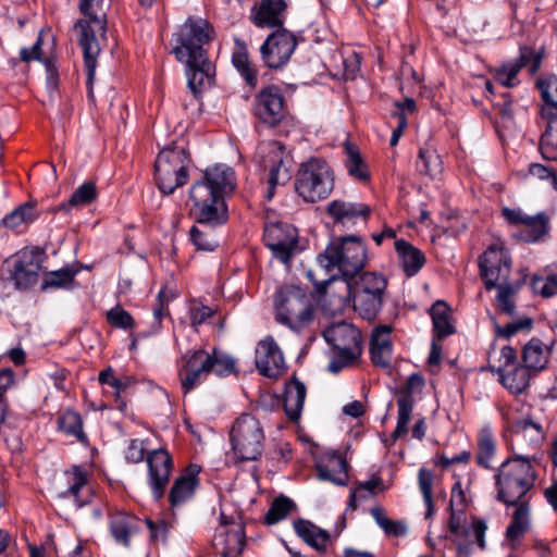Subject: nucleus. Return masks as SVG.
I'll list each match as a JSON object with an SVG mask.
<instances>
[{
	"mask_svg": "<svg viewBox=\"0 0 557 557\" xmlns=\"http://www.w3.org/2000/svg\"><path fill=\"white\" fill-rule=\"evenodd\" d=\"M327 213L334 222L346 225L354 224L357 219H362L366 222L371 213V208L361 202L333 200L327 206Z\"/></svg>",
	"mask_w": 557,
	"mask_h": 557,
	"instance_id": "nucleus-27",
	"label": "nucleus"
},
{
	"mask_svg": "<svg viewBox=\"0 0 557 557\" xmlns=\"http://www.w3.org/2000/svg\"><path fill=\"white\" fill-rule=\"evenodd\" d=\"M295 504L286 496L276 497L264 516L267 524L272 525L285 519L294 509Z\"/></svg>",
	"mask_w": 557,
	"mask_h": 557,
	"instance_id": "nucleus-48",
	"label": "nucleus"
},
{
	"mask_svg": "<svg viewBox=\"0 0 557 557\" xmlns=\"http://www.w3.org/2000/svg\"><path fill=\"white\" fill-rule=\"evenodd\" d=\"M531 286L534 293L540 294L544 298L552 297L557 294V275L535 276L532 280Z\"/></svg>",
	"mask_w": 557,
	"mask_h": 557,
	"instance_id": "nucleus-56",
	"label": "nucleus"
},
{
	"mask_svg": "<svg viewBox=\"0 0 557 557\" xmlns=\"http://www.w3.org/2000/svg\"><path fill=\"white\" fill-rule=\"evenodd\" d=\"M286 10L285 0H261L251 9L250 20L258 28H284Z\"/></svg>",
	"mask_w": 557,
	"mask_h": 557,
	"instance_id": "nucleus-24",
	"label": "nucleus"
},
{
	"mask_svg": "<svg viewBox=\"0 0 557 557\" xmlns=\"http://www.w3.org/2000/svg\"><path fill=\"white\" fill-rule=\"evenodd\" d=\"M549 354V346L544 345L542 341L537 338H532L522 349V366L531 372L542 371L548 363Z\"/></svg>",
	"mask_w": 557,
	"mask_h": 557,
	"instance_id": "nucleus-33",
	"label": "nucleus"
},
{
	"mask_svg": "<svg viewBox=\"0 0 557 557\" xmlns=\"http://www.w3.org/2000/svg\"><path fill=\"white\" fill-rule=\"evenodd\" d=\"M189 157L183 147H171L160 151L154 162V175L160 191L172 194L188 180Z\"/></svg>",
	"mask_w": 557,
	"mask_h": 557,
	"instance_id": "nucleus-11",
	"label": "nucleus"
},
{
	"mask_svg": "<svg viewBox=\"0 0 557 557\" xmlns=\"http://www.w3.org/2000/svg\"><path fill=\"white\" fill-rule=\"evenodd\" d=\"M345 166L348 174L357 181L367 182L370 178V172L367 163L361 157L358 147L347 141L345 143Z\"/></svg>",
	"mask_w": 557,
	"mask_h": 557,
	"instance_id": "nucleus-41",
	"label": "nucleus"
},
{
	"mask_svg": "<svg viewBox=\"0 0 557 557\" xmlns=\"http://www.w3.org/2000/svg\"><path fill=\"white\" fill-rule=\"evenodd\" d=\"M392 327L388 325H380L375 327L370 341V355L374 366L381 368H389L392 361Z\"/></svg>",
	"mask_w": 557,
	"mask_h": 557,
	"instance_id": "nucleus-26",
	"label": "nucleus"
},
{
	"mask_svg": "<svg viewBox=\"0 0 557 557\" xmlns=\"http://www.w3.org/2000/svg\"><path fill=\"white\" fill-rule=\"evenodd\" d=\"M107 322L115 329L132 330L135 327V321L131 313L122 306L116 305L106 314Z\"/></svg>",
	"mask_w": 557,
	"mask_h": 557,
	"instance_id": "nucleus-55",
	"label": "nucleus"
},
{
	"mask_svg": "<svg viewBox=\"0 0 557 557\" xmlns=\"http://www.w3.org/2000/svg\"><path fill=\"white\" fill-rule=\"evenodd\" d=\"M77 272L78 270L71 265L46 272L42 277L41 289L72 288Z\"/></svg>",
	"mask_w": 557,
	"mask_h": 557,
	"instance_id": "nucleus-42",
	"label": "nucleus"
},
{
	"mask_svg": "<svg viewBox=\"0 0 557 557\" xmlns=\"http://www.w3.org/2000/svg\"><path fill=\"white\" fill-rule=\"evenodd\" d=\"M69 481V487L65 492L61 494L62 497L73 496L77 502V506L82 507L84 503L78 502L77 495L78 492L84 487L87 483V478L85 471L81 467H73L71 471L65 473Z\"/></svg>",
	"mask_w": 557,
	"mask_h": 557,
	"instance_id": "nucleus-52",
	"label": "nucleus"
},
{
	"mask_svg": "<svg viewBox=\"0 0 557 557\" xmlns=\"http://www.w3.org/2000/svg\"><path fill=\"white\" fill-rule=\"evenodd\" d=\"M503 216L513 225H521L516 237L525 243H536L549 231V218L540 212L535 215H528L520 209H503Z\"/></svg>",
	"mask_w": 557,
	"mask_h": 557,
	"instance_id": "nucleus-17",
	"label": "nucleus"
},
{
	"mask_svg": "<svg viewBox=\"0 0 557 557\" xmlns=\"http://www.w3.org/2000/svg\"><path fill=\"white\" fill-rule=\"evenodd\" d=\"M318 262L327 271L336 268L343 281H351L366 265L367 248L358 236L342 237L326 246L318 256Z\"/></svg>",
	"mask_w": 557,
	"mask_h": 557,
	"instance_id": "nucleus-5",
	"label": "nucleus"
},
{
	"mask_svg": "<svg viewBox=\"0 0 557 557\" xmlns=\"http://www.w3.org/2000/svg\"><path fill=\"white\" fill-rule=\"evenodd\" d=\"M79 13L83 15L73 26L77 41L83 50L87 83L91 84L101 46L107 41V10L104 0H79Z\"/></svg>",
	"mask_w": 557,
	"mask_h": 557,
	"instance_id": "nucleus-3",
	"label": "nucleus"
},
{
	"mask_svg": "<svg viewBox=\"0 0 557 557\" xmlns=\"http://www.w3.org/2000/svg\"><path fill=\"white\" fill-rule=\"evenodd\" d=\"M416 165L419 173L430 177L440 175L443 170L440 154L431 147L420 148Z\"/></svg>",
	"mask_w": 557,
	"mask_h": 557,
	"instance_id": "nucleus-43",
	"label": "nucleus"
},
{
	"mask_svg": "<svg viewBox=\"0 0 557 557\" xmlns=\"http://www.w3.org/2000/svg\"><path fill=\"white\" fill-rule=\"evenodd\" d=\"M512 506L515 510L505 535L515 546L516 542L524 536L531 529V508L529 502H521Z\"/></svg>",
	"mask_w": 557,
	"mask_h": 557,
	"instance_id": "nucleus-30",
	"label": "nucleus"
},
{
	"mask_svg": "<svg viewBox=\"0 0 557 557\" xmlns=\"http://www.w3.org/2000/svg\"><path fill=\"white\" fill-rule=\"evenodd\" d=\"M395 249L407 276L416 275L425 262L423 253L406 240H396Z\"/></svg>",
	"mask_w": 557,
	"mask_h": 557,
	"instance_id": "nucleus-36",
	"label": "nucleus"
},
{
	"mask_svg": "<svg viewBox=\"0 0 557 557\" xmlns=\"http://www.w3.org/2000/svg\"><path fill=\"white\" fill-rule=\"evenodd\" d=\"M200 470V466L190 465L186 468L185 472L174 481L169 493V502L173 509L193 498L199 483L198 474Z\"/></svg>",
	"mask_w": 557,
	"mask_h": 557,
	"instance_id": "nucleus-25",
	"label": "nucleus"
},
{
	"mask_svg": "<svg viewBox=\"0 0 557 557\" xmlns=\"http://www.w3.org/2000/svg\"><path fill=\"white\" fill-rule=\"evenodd\" d=\"M36 219L35 207L29 203L20 206L2 219V225L15 230L24 223H29Z\"/></svg>",
	"mask_w": 557,
	"mask_h": 557,
	"instance_id": "nucleus-47",
	"label": "nucleus"
},
{
	"mask_svg": "<svg viewBox=\"0 0 557 557\" xmlns=\"http://www.w3.org/2000/svg\"><path fill=\"white\" fill-rule=\"evenodd\" d=\"M433 323L434 337L438 341L455 333V327L450 322V312L447 304L437 300L430 310Z\"/></svg>",
	"mask_w": 557,
	"mask_h": 557,
	"instance_id": "nucleus-39",
	"label": "nucleus"
},
{
	"mask_svg": "<svg viewBox=\"0 0 557 557\" xmlns=\"http://www.w3.org/2000/svg\"><path fill=\"white\" fill-rule=\"evenodd\" d=\"M499 382L511 394L518 395L523 393L529 386L532 372L524 366H517L510 369L498 368Z\"/></svg>",
	"mask_w": 557,
	"mask_h": 557,
	"instance_id": "nucleus-35",
	"label": "nucleus"
},
{
	"mask_svg": "<svg viewBox=\"0 0 557 557\" xmlns=\"http://www.w3.org/2000/svg\"><path fill=\"white\" fill-rule=\"evenodd\" d=\"M317 476L336 485H345L348 480L347 463L344 458L331 455L317 463Z\"/></svg>",
	"mask_w": 557,
	"mask_h": 557,
	"instance_id": "nucleus-29",
	"label": "nucleus"
},
{
	"mask_svg": "<svg viewBox=\"0 0 557 557\" xmlns=\"http://www.w3.org/2000/svg\"><path fill=\"white\" fill-rule=\"evenodd\" d=\"M230 441L237 460L253 461L260 458L264 432L259 420L248 413L242 414L232 426Z\"/></svg>",
	"mask_w": 557,
	"mask_h": 557,
	"instance_id": "nucleus-10",
	"label": "nucleus"
},
{
	"mask_svg": "<svg viewBox=\"0 0 557 557\" xmlns=\"http://www.w3.org/2000/svg\"><path fill=\"white\" fill-rule=\"evenodd\" d=\"M235 49L232 54V63L246 84L255 88L258 84L257 70L248 58L247 46L244 40L239 38L234 39Z\"/></svg>",
	"mask_w": 557,
	"mask_h": 557,
	"instance_id": "nucleus-34",
	"label": "nucleus"
},
{
	"mask_svg": "<svg viewBox=\"0 0 557 557\" xmlns=\"http://www.w3.org/2000/svg\"><path fill=\"white\" fill-rule=\"evenodd\" d=\"M532 323L533 321L531 318H523L506 324L503 329L498 327L497 331L500 336L509 338L519 331L530 330L532 327Z\"/></svg>",
	"mask_w": 557,
	"mask_h": 557,
	"instance_id": "nucleus-62",
	"label": "nucleus"
},
{
	"mask_svg": "<svg viewBox=\"0 0 557 557\" xmlns=\"http://www.w3.org/2000/svg\"><path fill=\"white\" fill-rule=\"evenodd\" d=\"M448 539L456 545L459 555L468 557L475 543L481 549L486 546L485 532L487 525L485 521L473 518L471 525L461 524L456 513L453 511L448 524Z\"/></svg>",
	"mask_w": 557,
	"mask_h": 557,
	"instance_id": "nucleus-15",
	"label": "nucleus"
},
{
	"mask_svg": "<svg viewBox=\"0 0 557 557\" xmlns=\"http://www.w3.org/2000/svg\"><path fill=\"white\" fill-rule=\"evenodd\" d=\"M481 278L487 290L496 285L508 282L511 270V259L500 244H492L479 258Z\"/></svg>",
	"mask_w": 557,
	"mask_h": 557,
	"instance_id": "nucleus-12",
	"label": "nucleus"
},
{
	"mask_svg": "<svg viewBox=\"0 0 557 557\" xmlns=\"http://www.w3.org/2000/svg\"><path fill=\"white\" fill-rule=\"evenodd\" d=\"M45 258V252L39 248L20 252L11 274L16 288L27 289L37 283Z\"/></svg>",
	"mask_w": 557,
	"mask_h": 557,
	"instance_id": "nucleus-20",
	"label": "nucleus"
},
{
	"mask_svg": "<svg viewBox=\"0 0 557 557\" xmlns=\"http://www.w3.org/2000/svg\"><path fill=\"white\" fill-rule=\"evenodd\" d=\"M497 455V441L490 426L482 428L476 436L475 462L480 468L491 470Z\"/></svg>",
	"mask_w": 557,
	"mask_h": 557,
	"instance_id": "nucleus-28",
	"label": "nucleus"
},
{
	"mask_svg": "<svg viewBox=\"0 0 557 557\" xmlns=\"http://www.w3.org/2000/svg\"><path fill=\"white\" fill-rule=\"evenodd\" d=\"M263 243L276 259L287 264L298 244L296 228L283 223L270 224L264 228Z\"/></svg>",
	"mask_w": 557,
	"mask_h": 557,
	"instance_id": "nucleus-18",
	"label": "nucleus"
},
{
	"mask_svg": "<svg viewBox=\"0 0 557 557\" xmlns=\"http://www.w3.org/2000/svg\"><path fill=\"white\" fill-rule=\"evenodd\" d=\"M275 320L293 332L308 327L314 319V306L308 293L295 285L282 287L275 295Z\"/></svg>",
	"mask_w": 557,
	"mask_h": 557,
	"instance_id": "nucleus-7",
	"label": "nucleus"
},
{
	"mask_svg": "<svg viewBox=\"0 0 557 557\" xmlns=\"http://www.w3.org/2000/svg\"><path fill=\"white\" fill-rule=\"evenodd\" d=\"M97 198L96 184L91 181L83 183L72 194L67 202L58 207V211H69L71 208L87 206Z\"/></svg>",
	"mask_w": 557,
	"mask_h": 557,
	"instance_id": "nucleus-44",
	"label": "nucleus"
},
{
	"mask_svg": "<svg viewBox=\"0 0 557 557\" xmlns=\"http://www.w3.org/2000/svg\"><path fill=\"white\" fill-rule=\"evenodd\" d=\"M99 383L108 385L113 388V395L116 401L119 410L124 411L126 409V403L122 398V393L131 385V379L125 377L124 380L114 376L112 368H107L99 373Z\"/></svg>",
	"mask_w": 557,
	"mask_h": 557,
	"instance_id": "nucleus-45",
	"label": "nucleus"
},
{
	"mask_svg": "<svg viewBox=\"0 0 557 557\" xmlns=\"http://www.w3.org/2000/svg\"><path fill=\"white\" fill-rule=\"evenodd\" d=\"M189 235L190 240L198 250L212 251L218 246V242L212 235L206 233L197 226H193L190 228Z\"/></svg>",
	"mask_w": 557,
	"mask_h": 557,
	"instance_id": "nucleus-58",
	"label": "nucleus"
},
{
	"mask_svg": "<svg viewBox=\"0 0 557 557\" xmlns=\"http://www.w3.org/2000/svg\"><path fill=\"white\" fill-rule=\"evenodd\" d=\"M540 151L545 160H557V136L550 132H544L540 138Z\"/></svg>",
	"mask_w": 557,
	"mask_h": 557,
	"instance_id": "nucleus-60",
	"label": "nucleus"
},
{
	"mask_svg": "<svg viewBox=\"0 0 557 557\" xmlns=\"http://www.w3.org/2000/svg\"><path fill=\"white\" fill-rule=\"evenodd\" d=\"M345 295L351 296L354 310L364 320H374L383 307L386 278L376 272H363L357 280L339 281Z\"/></svg>",
	"mask_w": 557,
	"mask_h": 557,
	"instance_id": "nucleus-6",
	"label": "nucleus"
},
{
	"mask_svg": "<svg viewBox=\"0 0 557 557\" xmlns=\"http://www.w3.org/2000/svg\"><path fill=\"white\" fill-rule=\"evenodd\" d=\"M210 354L205 349L186 352L182 357L178 379L185 394L202 384L211 373Z\"/></svg>",
	"mask_w": 557,
	"mask_h": 557,
	"instance_id": "nucleus-16",
	"label": "nucleus"
},
{
	"mask_svg": "<svg viewBox=\"0 0 557 557\" xmlns=\"http://www.w3.org/2000/svg\"><path fill=\"white\" fill-rule=\"evenodd\" d=\"M110 531L117 543L128 547L129 537L137 532L136 519L125 512H113L110 515Z\"/></svg>",
	"mask_w": 557,
	"mask_h": 557,
	"instance_id": "nucleus-37",
	"label": "nucleus"
},
{
	"mask_svg": "<svg viewBox=\"0 0 557 557\" xmlns=\"http://www.w3.org/2000/svg\"><path fill=\"white\" fill-rule=\"evenodd\" d=\"M213 27L201 17L189 16L174 35L173 53L185 64L187 87L198 98L213 84L215 69L203 46L213 38Z\"/></svg>",
	"mask_w": 557,
	"mask_h": 557,
	"instance_id": "nucleus-1",
	"label": "nucleus"
},
{
	"mask_svg": "<svg viewBox=\"0 0 557 557\" xmlns=\"http://www.w3.org/2000/svg\"><path fill=\"white\" fill-rule=\"evenodd\" d=\"M370 513L387 535L401 536L406 534V524L401 521L388 519L381 507L371 508Z\"/></svg>",
	"mask_w": 557,
	"mask_h": 557,
	"instance_id": "nucleus-50",
	"label": "nucleus"
},
{
	"mask_svg": "<svg viewBox=\"0 0 557 557\" xmlns=\"http://www.w3.org/2000/svg\"><path fill=\"white\" fill-rule=\"evenodd\" d=\"M255 362L259 373L271 379L281 375L285 369L283 354L271 336L258 343Z\"/></svg>",
	"mask_w": 557,
	"mask_h": 557,
	"instance_id": "nucleus-22",
	"label": "nucleus"
},
{
	"mask_svg": "<svg viewBox=\"0 0 557 557\" xmlns=\"http://www.w3.org/2000/svg\"><path fill=\"white\" fill-rule=\"evenodd\" d=\"M323 337L332 346L329 370L333 373L352 366L362 352L360 331L347 322H336L326 327Z\"/></svg>",
	"mask_w": 557,
	"mask_h": 557,
	"instance_id": "nucleus-8",
	"label": "nucleus"
},
{
	"mask_svg": "<svg viewBox=\"0 0 557 557\" xmlns=\"http://www.w3.org/2000/svg\"><path fill=\"white\" fill-rule=\"evenodd\" d=\"M434 472L426 468H420L418 472V485L426 506L425 518L429 519L434 513V504L432 495V486Z\"/></svg>",
	"mask_w": 557,
	"mask_h": 557,
	"instance_id": "nucleus-46",
	"label": "nucleus"
},
{
	"mask_svg": "<svg viewBox=\"0 0 557 557\" xmlns=\"http://www.w3.org/2000/svg\"><path fill=\"white\" fill-rule=\"evenodd\" d=\"M234 171L226 165L207 169L189 189L190 214L203 226L215 227L228 219L225 197L235 189Z\"/></svg>",
	"mask_w": 557,
	"mask_h": 557,
	"instance_id": "nucleus-2",
	"label": "nucleus"
},
{
	"mask_svg": "<svg viewBox=\"0 0 557 557\" xmlns=\"http://www.w3.org/2000/svg\"><path fill=\"white\" fill-rule=\"evenodd\" d=\"M333 188L334 175L324 160L311 158L300 165L295 180V189L305 201L323 200Z\"/></svg>",
	"mask_w": 557,
	"mask_h": 557,
	"instance_id": "nucleus-9",
	"label": "nucleus"
},
{
	"mask_svg": "<svg viewBox=\"0 0 557 557\" xmlns=\"http://www.w3.org/2000/svg\"><path fill=\"white\" fill-rule=\"evenodd\" d=\"M255 115L264 124L276 126L286 114L285 98L280 87L271 85L256 96Z\"/></svg>",
	"mask_w": 557,
	"mask_h": 557,
	"instance_id": "nucleus-19",
	"label": "nucleus"
},
{
	"mask_svg": "<svg viewBox=\"0 0 557 557\" xmlns=\"http://www.w3.org/2000/svg\"><path fill=\"white\" fill-rule=\"evenodd\" d=\"M497 287V296H496V306L497 309L507 315H512L515 312V302L512 297L516 294V289L512 284L508 282L496 285Z\"/></svg>",
	"mask_w": 557,
	"mask_h": 557,
	"instance_id": "nucleus-53",
	"label": "nucleus"
},
{
	"mask_svg": "<svg viewBox=\"0 0 557 557\" xmlns=\"http://www.w3.org/2000/svg\"><path fill=\"white\" fill-rule=\"evenodd\" d=\"M296 47L295 35L286 28H277L261 45V59L269 69H282L289 61Z\"/></svg>",
	"mask_w": 557,
	"mask_h": 557,
	"instance_id": "nucleus-14",
	"label": "nucleus"
},
{
	"mask_svg": "<svg viewBox=\"0 0 557 557\" xmlns=\"http://www.w3.org/2000/svg\"><path fill=\"white\" fill-rule=\"evenodd\" d=\"M423 386V379L421 375L411 374L405 385L398 389L397 397V424L392 433V437L396 441L408 433V424L411 419V413L414 407L413 393Z\"/></svg>",
	"mask_w": 557,
	"mask_h": 557,
	"instance_id": "nucleus-21",
	"label": "nucleus"
},
{
	"mask_svg": "<svg viewBox=\"0 0 557 557\" xmlns=\"http://www.w3.org/2000/svg\"><path fill=\"white\" fill-rule=\"evenodd\" d=\"M149 484L156 499L162 498L173 467L172 457L165 449H154L147 455Z\"/></svg>",
	"mask_w": 557,
	"mask_h": 557,
	"instance_id": "nucleus-23",
	"label": "nucleus"
},
{
	"mask_svg": "<svg viewBox=\"0 0 557 557\" xmlns=\"http://www.w3.org/2000/svg\"><path fill=\"white\" fill-rule=\"evenodd\" d=\"M529 173L532 176H535L542 181L549 182L550 186L553 188H557V176L556 172L546 165L540 164V163H532L529 166Z\"/></svg>",
	"mask_w": 557,
	"mask_h": 557,
	"instance_id": "nucleus-61",
	"label": "nucleus"
},
{
	"mask_svg": "<svg viewBox=\"0 0 557 557\" xmlns=\"http://www.w3.org/2000/svg\"><path fill=\"white\" fill-rule=\"evenodd\" d=\"M58 429L66 436L74 437L82 444L88 443V437L83 430V419L74 410H65L58 418Z\"/></svg>",
	"mask_w": 557,
	"mask_h": 557,
	"instance_id": "nucleus-40",
	"label": "nucleus"
},
{
	"mask_svg": "<svg viewBox=\"0 0 557 557\" xmlns=\"http://www.w3.org/2000/svg\"><path fill=\"white\" fill-rule=\"evenodd\" d=\"M257 157L260 165L269 171L265 198L271 200L276 186L284 184L289 178L288 171L283 169L286 158L285 148L280 141L270 140L258 147Z\"/></svg>",
	"mask_w": 557,
	"mask_h": 557,
	"instance_id": "nucleus-13",
	"label": "nucleus"
},
{
	"mask_svg": "<svg viewBox=\"0 0 557 557\" xmlns=\"http://www.w3.org/2000/svg\"><path fill=\"white\" fill-rule=\"evenodd\" d=\"M518 432L521 433L524 438L529 437L534 447L539 446L544 440L542 425L532 420H522L518 424Z\"/></svg>",
	"mask_w": 557,
	"mask_h": 557,
	"instance_id": "nucleus-57",
	"label": "nucleus"
},
{
	"mask_svg": "<svg viewBox=\"0 0 557 557\" xmlns=\"http://www.w3.org/2000/svg\"><path fill=\"white\" fill-rule=\"evenodd\" d=\"M530 57L531 49L521 47L519 57L516 60L505 62L495 70V78L497 82L508 88L516 86L518 84L517 75L523 67L528 66V59Z\"/></svg>",
	"mask_w": 557,
	"mask_h": 557,
	"instance_id": "nucleus-32",
	"label": "nucleus"
},
{
	"mask_svg": "<svg viewBox=\"0 0 557 557\" xmlns=\"http://www.w3.org/2000/svg\"><path fill=\"white\" fill-rule=\"evenodd\" d=\"M496 499L506 506L529 502V493L536 475L530 458L516 456L507 458L494 475Z\"/></svg>",
	"mask_w": 557,
	"mask_h": 557,
	"instance_id": "nucleus-4",
	"label": "nucleus"
},
{
	"mask_svg": "<svg viewBox=\"0 0 557 557\" xmlns=\"http://www.w3.org/2000/svg\"><path fill=\"white\" fill-rule=\"evenodd\" d=\"M210 358L212 363L211 372L215 373L218 376H227L236 372L235 359L230 355L214 349L213 352L210 354Z\"/></svg>",
	"mask_w": 557,
	"mask_h": 557,
	"instance_id": "nucleus-54",
	"label": "nucleus"
},
{
	"mask_svg": "<svg viewBox=\"0 0 557 557\" xmlns=\"http://www.w3.org/2000/svg\"><path fill=\"white\" fill-rule=\"evenodd\" d=\"M225 546L221 552L222 557H238L245 546V533L242 528L231 530L225 534Z\"/></svg>",
	"mask_w": 557,
	"mask_h": 557,
	"instance_id": "nucleus-51",
	"label": "nucleus"
},
{
	"mask_svg": "<svg viewBox=\"0 0 557 557\" xmlns=\"http://www.w3.org/2000/svg\"><path fill=\"white\" fill-rule=\"evenodd\" d=\"M536 87L544 102L543 108L557 109V76L548 75L545 78H539Z\"/></svg>",
	"mask_w": 557,
	"mask_h": 557,
	"instance_id": "nucleus-49",
	"label": "nucleus"
},
{
	"mask_svg": "<svg viewBox=\"0 0 557 557\" xmlns=\"http://www.w3.org/2000/svg\"><path fill=\"white\" fill-rule=\"evenodd\" d=\"M214 311L198 301H191L189 305V318L190 324L194 329H197L199 325L205 323L208 319L213 315Z\"/></svg>",
	"mask_w": 557,
	"mask_h": 557,
	"instance_id": "nucleus-59",
	"label": "nucleus"
},
{
	"mask_svg": "<svg viewBox=\"0 0 557 557\" xmlns=\"http://www.w3.org/2000/svg\"><path fill=\"white\" fill-rule=\"evenodd\" d=\"M294 529L299 537L317 550H324L330 540L327 531L320 529L312 522L298 519L294 522Z\"/></svg>",
	"mask_w": 557,
	"mask_h": 557,
	"instance_id": "nucleus-38",
	"label": "nucleus"
},
{
	"mask_svg": "<svg viewBox=\"0 0 557 557\" xmlns=\"http://www.w3.org/2000/svg\"><path fill=\"white\" fill-rule=\"evenodd\" d=\"M306 277L314 285L315 293L321 297L324 296L327 292V287L338 282L335 275H330L327 278L318 282L314 276V272L312 270L306 271Z\"/></svg>",
	"mask_w": 557,
	"mask_h": 557,
	"instance_id": "nucleus-64",
	"label": "nucleus"
},
{
	"mask_svg": "<svg viewBox=\"0 0 557 557\" xmlns=\"http://www.w3.org/2000/svg\"><path fill=\"white\" fill-rule=\"evenodd\" d=\"M307 389L305 384L297 377L290 379L285 386L284 409L290 421H297L300 418Z\"/></svg>",
	"mask_w": 557,
	"mask_h": 557,
	"instance_id": "nucleus-31",
	"label": "nucleus"
},
{
	"mask_svg": "<svg viewBox=\"0 0 557 557\" xmlns=\"http://www.w3.org/2000/svg\"><path fill=\"white\" fill-rule=\"evenodd\" d=\"M146 448L140 440H132L125 453L127 461L138 463L145 458Z\"/></svg>",
	"mask_w": 557,
	"mask_h": 557,
	"instance_id": "nucleus-63",
	"label": "nucleus"
}]
</instances>
